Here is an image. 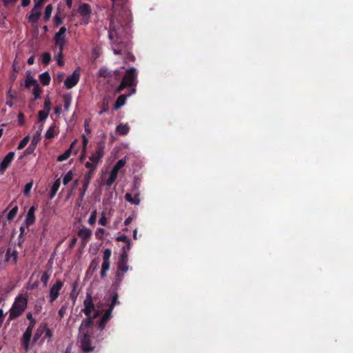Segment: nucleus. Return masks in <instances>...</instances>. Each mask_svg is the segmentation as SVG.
<instances>
[{"label":"nucleus","instance_id":"50","mask_svg":"<svg viewBox=\"0 0 353 353\" xmlns=\"http://www.w3.org/2000/svg\"><path fill=\"white\" fill-rule=\"evenodd\" d=\"M125 164V161L124 159H119L116 164L114 165V167L117 168V169L120 170L122 168Z\"/></svg>","mask_w":353,"mask_h":353},{"label":"nucleus","instance_id":"2","mask_svg":"<svg viewBox=\"0 0 353 353\" xmlns=\"http://www.w3.org/2000/svg\"><path fill=\"white\" fill-rule=\"evenodd\" d=\"M84 308L82 309L81 312L85 314L86 319H84L81 324L83 326L86 325L94 324V320L101 315L100 307L101 305L98 303L97 305L98 309H96V305L94 303L93 299L91 293L87 292L85 299L83 301Z\"/></svg>","mask_w":353,"mask_h":353},{"label":"nucleus","instance_id":"39","mask_svg":"<svg viewBox=\"0 0 353 353\" xmlns=\"http://www.w3.org/2000/svg\"><path fill=\"white\" fill-rule=\"evenodd\" d=\"M18 212V207H14L8 214L7 219L9 221L12 220L17 215Z\"/></svg>","mask_w":353,"mask_h":353},{"label":"nucleus","instance_id":"32","mask_svg":"<svg viewBox=\"0 0 353 353\" xmlns=\"http://www.w3.org/2000/svg\"><path fill=\"white\" fill-rule=\"evenodd\" d=\"M64 109L68 110L69 107L71 105L72 97L70 94H65L63 96Z\"/></svg>","mask_w":353,"mask_h":353},{"label":"nucleus","instance_id":"52","mask_svg":"<svg viewBox=\"0 0 353 353\" xmlns=\"http://www.w3.org/2000/svg\"><path fill=\"white\" fill-rule=\"evenodd\" d=\"M107 223V219L104 214V213H102L101 216L99 221V224H100L102 226L106 225Z\"/></svg>","mask_w":353,"mask_h":353},{"label":"nucleus","instance_id":"30","mask_svg":"<svg viewBox=\"0 0 353 353\" xmlns=\"http://www.w3.org/2000/svg\"><path fill=\"white\" fill-rule=\"evenodd\" d=\"M63 19L64 14H61V13H57L54 17V26L57 28L60 26L63 22Z\"/></svg>","mask_w":353,"mask_h":353},{"label":"nucleus","instance_id":"11","mask_svg":"<svg viewBox=\"0 0 353 353\" xmlns=\"http://www.w3.org/2000/svg\"><path fill=\"white\" fill-rule=\"evenodd\" d=\"M80 79L79 68L76 69L72 74L68 76L64 81V85L67 89H71L75 86Z\"/></svg>","mask_w":353,"mask_h":353},{"label":"nucleus","instance_id":"19","mask_svg":"<svg viewBox=\"0 0 353 353\" xmlns=\"http://www.w3.org/2000/svg\"><path fill=\"white\" fill-rule=\"evenodd\" d=\"M32 332L25 331L21 338V345L23 348L28 352L30 349V342Z\"/></svg>","mask_w":353,"mask_h":353},{"label":"nucleus","instance_id":"38","mask_svg":"<svg viewBox=\"0 0 353 353\" xmlns=\"http://www.w3.org/2000/svg\"><path fill=\"white\" fill-rule=\"evenodd\" d=\"M49 112L45 110H41L38 113V119L39 122H42L48 117Z\"/></svg>","mask_w":353,"mask_h":353},{"label":"nucleus","instance_id":"27","mask_svg":"<svg viewBox=\"0 0 353 353\" xmlns=\"http://www.w3.org/2000/svg\"><path fill=\"white\" fill-rule=\"evenodd\" d=\"M39 80L43 85H49L50 82V75L48 72H43L39 75Z\"/></svg>","mask_w":353,"mask_h":353},{"label":"nucleus","instance_id":"36","mask_svg":"<svg viewBox=\"0 0 353 353\" xmlns=\"http://www.w3.org/2000/svg\"><path fill=\"white\" fill-rule=\"evenodd\" d=\"M50 277V274L48 271L44 272L41 275V281L43 283L44 286H47Z\"/></svg>","mask_w":353,"mask_h":353},{"label":"nucleus","instance_id":"47","mask_svg":"<svg viewBox=\"0 0 353 353\" xmlns=\"http://www.w3.org/2000/svg\"><path fill=\"white\" fill-rule=\"evenodd\" d=\"M112 2L113 6H124L127 3L128 0H111Z\"/></svg>","mask_w":353,"mask_h":353},{"label":"nucleus","instance_id":"28","mask_svg":"<svg viewBox=\"0 0 353 353\" xmlns=\"http://www.w3.org/2000/svg\"><path fill=\"white\" fill-rule=\"evenodd\" d=\"M110 266V261H103L101 270L100 272L101 276L104 278L107 276V272L109 270Z\"/></svg>","mask_w":353,"mask_h":353},{"label":"nucleus","instance_id":"29","mask_svg":"<svg viewBox=\"0 0 353 353\" xmlns=\"http://www.w3.org/2000/svg\"><path fill=\"white\" fill-rule=\"evenodd\" d=\"M38 83L36 79H34L32 76L28 75L26 77V79L25 81V87L26 88H30L31 86H35Z\"/></svg>","mask_w":353,"mask_h":353},{"label":"nucleus","instance_id":"61","mask_svg":"<svg viewBox=\"0 0 353 353\" xmlns=\"http://www.w3.org/2000/svg\"><path fill=\"white\" fill-rule=\"evenodd\" d=\"M34 150V146L32 147V144L26 150L25 154H31L33 150Z\"/></svg>","mask_w":353,"mask_h":353},{"label":"nucleus","instance_id":"57","mask_svg":"<svg viewBox=\"0 0 353 353\" xmlns=\"http://www.w3.org/2000/svg\"><path fill=\"white\" fill-rule=\"evenodd\" d=\"M82 139H83V152H85L88 140L85 135L82 136Z\"/></svg>","mask_w":353,"mask_h":353},{"label":"nucleus","instance_id":"16","mask_svg":"<svg viewBox=\"0 0 353 353\" xmlns=\"http://www.w3.org/2000/svg\"><path fill=\"white\" fill-rule=\"evenodd\" d=\"M92 177L93 176H90V174L84 175L83 180V187L81 189L79 193V199L81 200H83Z\"/></svg>","mask_w":353,"mask_h":353},{"label":"nucleus","instance_id":"26","mask_svg":"<svg viewBox=\"0 0 353 353\" xmlns=\"http://www.w3.org/2000/svg\"><path fill=\"white\" fill-rule=\"evenodd\" d=\"M85 166L89 170L85 174H90V176H93L97 165L90 161L85 163Z\"/></svg>","mask_w":353,"mask_h":353},{"label":"nucleus","instance_id":"15","mask_svg":"<svg viewBox=\"0 0 353 353\" xmlns=\"http://www.w3.org/2000/svg\"><path fill=\"white\" fill-rule=\"evenodd\" d=\"M126 272H123V271H119V270H117L116 274H115V277H114V281L113 282V287L114 288V291L112 293H114L115 292H117V290L120 288L121 284L123 280L125 274Z\"/></svg>","mask_w":353,"mask_h":353},{"label":"nucleus","instance_id":"33","mask_svg":"<svg viewBox=\"0 0 353 353\" xmlns=\"http://www.w3.org/2000/svg\"><path fill=\"white\" fill-rule=\"evenodd\" d=\"M68 308V303L63 304L58 312V314L60 319L63 318Z\"/></svg>","mask_w":353,"mask_h":353},{"label":"nucleus","instance_id":"62","mask_svg":"<svg viewBox=\"0 0 353 353\" xmlns=\"http://www.w3.org/2000/svg\"><path fill=\"white\" fill-rule=\"evenodd\" d=\"M64 74L63 73H59L57 76L56 80L57 82H61L63 78Z\"/></svg>","mask_w":353,"mask_h":353},{"label":"nucleus","instance_id":"53","mask_svg":"<svg viewBox=\"0 0 353 353\" xmlns=\"http://www.w3.org/2000/svg\"><path fill=\"white\" fill-rule=\"evenodd\" d=\"M36 324V321H32V322H30L26 331L32 332V330Z\"/></svg>","mask_w":353,"mask_h":353},{"label":"nucleus","instance_id":"21","mask_svg":"<svg viewBox=\"0 0 353 353\" xmlns=\"http://www.w3.org/2000/svg\"><path fill=\"white\" fill-rule=\"evenodd\" d=\"M6 261H12L13 263H16L17 261V252L16 250L12 251L10 248H8L6 254Z\"/></svg>","mask_w":353,"mask_h":353},{"label":"nucleus","instance_id":"64","mask_svg":"<svg viewBox=\"0 0 353 353\" xmlns=\"http://www.w3.org/2000/svg\"><path fill=\"white\" fill-rule=\"evenodd\" d=\"M19 123L20 125L24 124L23 114L22 113L19 114Z\"/></svg>","mask_w":353,"mask_h":353},{"label":"nucleus","instance_id":"34","mask_svg":"<svg viewBox=\"0 0 353 353\" xmlns=\"http://www.w3.org/2000/svg\"><path fill=\"white\" fill-rule=\"evenodd\" d=\"M72 177H73V172L71 170L68 171L63 176V185H67L68 183H70L72 181Z\"/></svg>","mask_w":353,"mask_h":353},{"label":"nucleus","instance_id":"35","mask_svg":"<svg viewBox=\"0 0 353 353\" xmlns=\"http://www.w3.org/2000/svg\"><path fill=\"white\" fill-rule=\"evenodd\" d=\"M52 11V5L51 4L48 5L45 9V15H44L45 21H48L50 19V18L51 17Z\"/></svg>","mask_w":353,"mask_h":353},{"label":"nucleus","instance_id":"42","mask_svg":"<svg viewBox=\"0 0 353 353\" xmlns=\"http://www.w3.org/2000/svg\"><path fill=\"white\" fill-rule=\"evenodd\" d=\"M46 138L48 139H51L52 138H54V127L51 126L50 127L46 133V135H45Z\"/></svg>","mask_w":353,"mask_h":353},{"label":"nucleus","instance_id":"23","mask_svg":"<svg viewBox=\"0 0 353 353\" xmlns=\"http://www.w3.org/2000/svg\"><path fill=\"white\" fill-rule=\"evenodd\" d=\"M74 145L75 141L71 143L70 147L63 154L59 155L57 157V161L61 162L67 160L70 157L72 154V150Z\"/></svg>","mask_w":353,"mask_h":353},{"label":"nucleus","instance_id":"63","mask_svg":"<svg viewBox=\"0 0 353 353\" xmlns=\"http://www.w3.org/2000/svg\"><path fill=\"white\" fill-rule=\"evenodd\" d=\"M30 3V0H21V6L25 8L29 6Z\"/></svg>","mask_w":353,"mask_h":353},{"label":"nucleus","instance_id":"24","mask_svg":"<svg viewBox=\"0 0 353 353\" xmlns=\"http://www.w3.org/2000/svg\"><path fill=\"white\" fill-rule=\"evenodd\" d=\"M61 185L60 179H57L52 184L50 192V198L52 199L57 194L59 187Z\"/></svg>","mask_w":353,"mask_h":353},{"label":"nucleus","instance_id":"46","mask_svg":"<svg viewBox=\"0 0 353 353\" xmlns=\"http://www.w3.org/2000/svg\"><path fill=\"white\" fill-rule=\"evenodd\" d=\"M51 110V102L49 98H46L44 101V110L48 112H50Z\"/></svg>","mask_w":353,"mask_h":353},{"label":"nucleus","instance_id":"3","mask_svg":"<svg viewBox=\"0 0 353 353\" xmlns=\"http://www.w3.org/2000/svg\"><path fill=\"white\" fill-rule=\"evenodd\" d=\"M92 325H86L85 326L81 324L79 328V341L81 347L83 352L90 353L94 351V346L91 344V329Z\"/></svg>","mask_w":353,"mask_h":353},{"label":"nucleus","instance_id":"43","mask_svg":"<svg viewBox=\"0 0 353 353\" xmlns=\"http://www.w3.org/2000/svg\"><path fill=\"white\" fill-rule=\"evenodd\" d=\"M111 254H112V252H111V250L110 249H105L104 251H103V261H110V256H111Z\"/></svg>","mask_w":353,"mask_h":353},{"label":"nucleus","instance_id":"58","mask_svg":"<svg viewBox=\"0 0 353 353\" xmlns=\"http://www.w3.org/2000/svg\"><path fill=\"white\" fill-rule=\"evenodd\" d=\"M115 180H116L115 179L109 176L105 183L107 186H109V187L111 186L112 185V183L115 181Z\"/></svg>","mask_w":353,"mask_h":353},{"label":"nucleus","instance_id":"22","mask_svg":"<svg viewBox=\"0 0 353 353\" xmlns=\"http://www.w3.org/2000/svg\"><path fill=\"white\" fill-rule=\"evenodd\" d=\"M139 194H136L134 196H132V194L130 193H126L125 194V199L134 205H139L140 203V199H139Z\"/></svg>","mask_w":353,"mask_h":353},{"label":"nucleus","instance_id":"9","mask_svg":"<svg viewBox=\"0 0 353 353\" xmlns=\"http://www.w3.org/2000/svg\"><path fill=\"white\" fill-rule=\"evenodd\" d=\"M63 286V282L61 280H57L56 283L51 286L49 292L50 303H52L58 299Z\"/></svg>","mask_w":353,"mask_h":353},{"label":"nucleus","instance_id":"41","mask_svg":"<svg viewBox=\"0 0 353 353\" xmlns=\"http://www.w3.org/2000/svg\"><path fill=\"white\" fill-rule=\"evenodd\" d=\"M51 61V55L49 52H44L42 54V61L45 65H48Z\"/></svg>","mask_w":353,"mask_h":353},{"label":"nucleus","instance_id":"20","mask_svg":"<svg viewBox=\"0 0 353 353\" xmlns=\"http://www.w3.org/2000/svg\"><path fill=\"white\" fill-rule=\"evenodd\" d=\"M54 41L55 45L59 47V50H61V52L63 51L66 41L65 35L59 36L58 33H56L54 36Z\"/></svg>","mask_w":353,"mask_h":353},{"label":"nucleus","instance_id":"4","mask_svg":"<svg viewBox=\"0 0 353 353\" xmlns=\"http://www.w3.org/2000/svg\"><path fill=\"white\" fill-rule=\"evenodd\" d=\"M28 301L27 294L18 295L10 310L9 319L13 320L21 316L27 307Z\"/></svg>","mask_w":353,"mask_h":353},{"label":"nucleus","instance_id":"14","mask_svg":"<svg viewBox=\"0 0 353 353\" xmlns=\"http://www.w3.org/2000/svg\"><path fill=\"white\" fill-rule=\"evenodd\" d=\"M135 92H136V89L132 88L131 92L130 93H128V94L119 95L114 104L113 108L117 110L119 109L121 107H122L123 105H124L125 103L127 97H130L132 94L135 93Z\"/></svg>","mask_w":353,"mask_h":353},{"label":"nucleus","instance_id":"10","mask_svg":"<svg viewBox=\"0 0 353 353\" xmlns=\"http://www.w3.org/2000/svg\"><path fill=\"white\" fill-rule=\"evenodd\" d=\"M105 146L102 143H97L95 151L89 157V160L98 165L104 155Z\"/></svg>","mask_w":353,"mask_h":353},{"label":"nucleus","instance_id":"44","mask_svg":"<svg viewBox=\"0 0 353 353\" xmlns=\"http://www.w3.org/2000/svg\"><path fill=\"white\" fill-rule=\"evenodd\" d=\"M32 182H30L26 184L23 190V194L26 196H28L30 194L31 188H32Z\"/></svg>","mask_w":353,"mask_h":353},{"label":"nucleus","instance_id":"18","mask_svg":"<svg viewBox=\"0 0 353 353\" xmlns=\"http://www.w3.org/2000/svg\"><path fill=\"white\" fill-rule=\"evenodd\" d=\"M37 208L34 205L31 206L26 215L25 223L27 227L32 225L35 222L34 212Z\"/></svg>","mask_w":353,"mask_h":353},{"label":"nucleus","instance_id":"31","mask_svg":"<svg viewBox=\"0 0 353 353\" xmlns=\"http://www.w3.org/2000/svg\"><path fill=\"white\" fill-rule=\"evenodd\" d=\"M99 76L101 77L108 78L112 77V74L108 68L105 67H101L99 70Z\"/></svg>","mask_w":353,"mask_h":353},{"label":"nucleus","instance_id":"55","mask_svg":"<svg viewBox=\"0 0 353 353\" xmlns=\"http://www.w3.org/2000/svg\"><path fill=\"white\" fill-rule=\"evenodd\" d=\"M130 241L128 243H126L125 245H124L122 248V253L125 252V254H128V251L130 249Z\"/></svg>","mask_w":353,"mask_h":353},{"label":"nucleus","instance_id":"48","mask_svg":"<svg viewBox=\"0 0 353 353\" xmlns=\"http://www.w3.org/2000/svg\"><path fill=\"white\" fill-rule=\"evenodd\" d=\"M41 129H40V130L37 131L36 132V134L33 136V139L32 141V145H34L37 143V141H39V137L41 134Z\"/></svg>","mask_w":353,"mask_h":353},{"label":"nucleus","instance_id":"45","mask_svg":"<svg viewBox=\"0 0 353 353\" xmlns=\"http://www.w3.org/2000/svg\"><path fill=\"white\" fill-rule=\"evenodd\" d=\"M96 219H97V211L94 210L90 214V216L88 219V223L90 225H93L96 222Z\"/></svg>","mask_w":353,"mask_h":353},{"label":"nucleus","instance_id":"25","mask_svg":"<svg viewBox=\"0 0 353 353\" xmlns=\"http://www.w3.org/2000/svg\"><path fill=\"white\" fill-rule=\"evenodd\" d=\"M116 130L120 135H126L129 132L130 128L127 124L121 123L117 126Z\"/></svg>","mask_w":353,"mask_h":353},{"label":"nucleus","instance_id":"5","mask_svg":"<svg viewBox=\"0 0 353 353\" xmlns=\"http://www.w3.org/2000/svg\"><path fill=\"white\" fill-rule=\"evenodd\" d=\"M137 74L134 68H131L126 70L120 84L117 87L115 93L121 92L126 87L135 88L137 85Z\"/></svg>","mask_w":353,"mask_h":353},{"label":"nucleus","instance_id":"6","mask_svg":"<svg viewBox=\"0 0 353 353\" xmlns=\"http://www.w3.org/2000/svg\"><path fill=\"white\" fill-rule=\"evenodd\" d=\"M110 299H111V302H110V304L109 305V307L105 310V313L101 316V318L97 325L98 329L101 331H102L105 328L107 323L111 319L112 312L114 306L119 303V301L118 300V299H119L118 292H115L114 293H112L110 294Z\"/></svg>","mask_w":353,"mask_h":353},{"label":"nucleus","instance_id":"56","mask_svg":"<svg viewBox=\"0 0 353 353\" xmlns=\"http://www.w3.org/2000/svg\"><path fill=\"white\" fill-rule=\"evenodd\" d=\"M77 242V239L76 237H74V236L72 237L71 239L70 242L69 248L70 249H72L74 247V245H76Z\"/></svg>","mask_w":353,"mask_h":353},{"label":"nucleus","instance_id":"40","mask_svg":"<svg viewBox=\"0 0 353 353\" xmlns=\"http://www.w3.org/2000/svg\"><path fill=\"white\" fill-rule=\"evenodd\" d=\"M29 140L30 138L28 136L25 137L19 143L17 149L22 150L23 148H24L29 142Z\"/></svg>","mask_w":353,"mask_h":353},{"label":"nucleus","instance_id":"17","mask_svg":"<svg viewBox=\"0 0 353 353\" xmlns=\"http://www.w3.org/2000/svg\"><path fill=\"white\" fill-rule=\"evenodd\" d=\"M78 236L81 239L82 243L86 244L92 236V231L89 228H83L78 231Z\"/></svg>","mask_w":353,"mask_h":353},{"label":"nucleus","instance_id":"13","mask_svg":"<svg viewBox=\"0 0 353 353\" xmlns=\"http://www.w3.org/2000/svg\"><path fill=\"white\" fill-rule=\"evenodd\" d=\"M128 254L121 253L119 261L117 263V270H119V271L123 272H128L129 270V265H128Z\"/></svg>","mask_w":353,"mask_h":353},{"label":"nucleus","instance_id":"1","mask_svg":"<svg viewBox=\"0 0 353 353\" xmlns=\"http://www.w3.org/2000/svg\"><path fill=\"white\" fill-rule=\"evenodd\" d=\"M123 26L117 24L112 18L110 21L108 37L114 54H122L127 51V43L123 38Z\"/></svg>","mask_w":353,"mask_h":353},{"label":"nucleus","instance_id":"59","mask_svg":"<svg viewBox=\"0 0 353 353\" xmlns=\"http://www.w3.org/2000/svg\"><path fill=\"white\" fill-rule=\"evenodd\" d=\"M18 0H2L3 6H7L8 4H14Z\"/></svg>","mask_w":353,"mask_h":353},{"label":"nucleus","instance_id":"7","mask_svg":"<svg viewBox=\"0 0 353 353\" xmlns=\"http://www.w3.org/2000/svg\"><path fill=\"white\" fill-rule=\"evenodd\" d=\"M44 3V0H39L35 3L33 8L31 10V13L28 17L29 22L32 23H37L41 15V9Z\"/></svg>","mask_w":353,"mask_h":353},{"label":"nucleus","instance_id":"49","mask_svg":"<svg viewBox=\"0 0 353 353\" xmlns=\"http://www.w3.org/2000/svg\"><path fill=\"white\" fill-rule=\"evenodd\" d=\"M116 240L117 241L125 242V243L130 241V239L128 238V236L125 234H122V235L117 236Z\"/></svg>","mask_w":353,"mask_h":353},{"label":"nucleus","instance_id":"51","mask_svg":"<svg viewBox=\"0 0 353 353\" xmlns=\"http://www.w3.org/2000/svg\"><path fill=\"white\" fill-rule=\"evenodd\" d=\"M99 260L97 259H94V260L92 261V262L90 265V268L92 269L93 270H96L99 265Z\"/></svg>","mask_w":353,"mask_h":353},{"label":"nucleus","instance_id":"37","mask_svg":"<svg viewBox=\"0 0 353 353\" xmlns=\"http://www.w3.org/2000/svg\"><path fill=\"white\" fill-rule=\"evenodd\" d=\"M32 93L34 97V99H38L41 97V88L39 87V84L34 87Z\"/></svg>","mask_w":353,"mask_h":353},{"label":"nucleus","instance_id":"60","mask_svg":"<svg viewBox=\"0 0 353 353\" xmlns=\"http://www.w3.org/2000/svg\"><path fill=\"white\" fill-rule=\"evenodd\" d=\"M66 28L65 27H61L59 32H57L58 33V35L59 36H63V35H65V32H66Z\"/></svg>","mask_w":353,"mask_h":353},{"label":"nucleus","instance_id":"8","mask_svg":"<svg viewBox=\"0 0 353 353\" xmlns=\"http://www.w3.org/2000/svg\"><path fill=\"white\" fill-rule=\"evenodd\" d=\"M78 12L82 17L81 23L85 25L88 24L91 14L90 6L85 3H81L78 9Z\"/></svg>","mask_w":353,"mask_h":353},{"label":"nucleus","instance_id":"54","mask_svg":"<svg viewBox=\"0 0 353 353\" xmlns=\"http://www.w3.org/2000/svg\"><path fill=\"white\" fill-rule=\"evenodd\" d=\"M75 288H76V283H74V285H73V290L70 293V298L72 299L74 304V303L76 301V299H77V294H75V292H74Z\"/></svg>","mask_w":353,"mask_h":353},{"label":"nucleus","instance_id":"12","mask_svg":"<svg viewBox=\"0 0 353 353\" xmlns=\"http://www.w3.org/2000/svg\"><path fill=\"white\" fill-rule=\"evenodd\" d=\"M15 153L14 152H8L6 156L3 159L1 162L0 163V174H2L4 173L6 170L10 166L12 161L14 159Z\"/></svg>","mask_w":353,"mask_h":353}]
</instances>
